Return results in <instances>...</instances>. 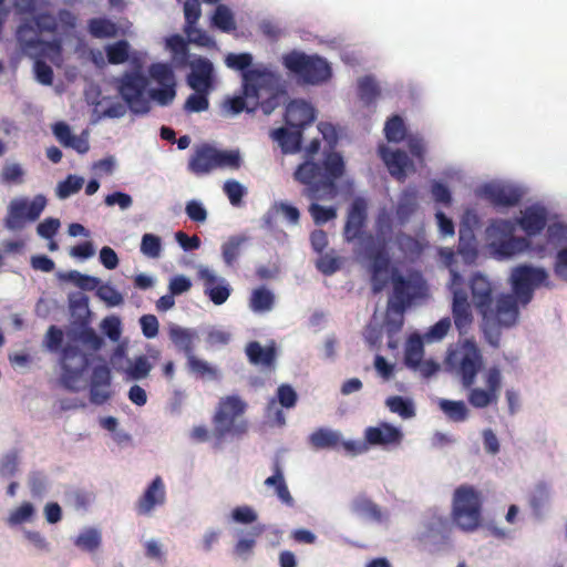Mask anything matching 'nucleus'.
<instances>
[{"mask_svg": "<svg viewBox=\"0 0 567 567\" xmlns=\"http://www.w3.org/2000/svg\"><path fill=\"white\" fill-rule=\"evenodd\" d=\"M417 208L416 198L413 194L405 193L399 200L395 215L400 225L406 224Z\"/></svg>", "mask_w": 567, "mask_h": 567, "instance_id": "42", "label": "nucleus"}, {"mask_svg": "<svg viewBox=\"0 0 567 567\" xmlns=\"http://www.w3.org/2000/svg\"><path fill=\"white\" fill-rule=\"evenodd\" d=\"M524 194L522 187L501 182L486 183L477 189V196L487 200L496 209L517 206Z\"/></svg>", "mask_w": 567, "mask_h": 567, "instance_id": "13", "label": "nucleus"}, {"mask_svg": "<svg viewBox=\"0 0 567 567\" xmlns=\"http://www.w3.org/2000/svg\"><path fill=\"white\" fill-rule=\"evenodd\" d=\"M187 84L195 92L210 93L214 90L213 63L206 58L195 61L187 75Z\"/></svg>", "mask_w": 567, "mask_h": 567, "instance_id": "18", "label": "nucleus"}, {"mask_svg": "<svg viewBox=\"0 0 567 567\" xmlns=\"http://www.w3.org/2000/svg\"><path fill=\"white\" fill-rule=\"evenodd\" d=\"M209 93L195 92L190 94L184 104V110L187 113H200L209 109Z\"/></svg>", "mask_w": 567, "mask_h": 567, "instance_id": "50", "label": "nucleus"}, {"mask_svg": "<svg viewBox=\"0 0 567 567\" xmlns=\"http://www.w3.org/2000/svg\"><path fill=\"white\" fill-rule=\"evenodd\" d=\"M483 363L482 351L472 338L451 344L445 358V365L460 377L462 386L468 390L467 402L475 409L497 404L502 389L503 378L497 367L488 368L483 374L484 388L474 386Z\"/></svg>", "mask_w": 567, "mask_h": 567, "instance_id": "1", "label": "nucleus"}, {"mask_svg": "<svg viewBox=\"0 0 567 567\" xmlns=\"http://www.w3.org/2000/svg\"><path fill=\"white\" fill-rule=\"evenodd\" d=\"M402 437V432L389 423H381L365 430V440L371 445L400 444Z\"/></svg>", "mask_w": 567, "mask_h": 567, "instance_id": "23", "label": "nucleus"}, {"mask_svg": "<svg viewBox=\"0 0 567 567\" xmlns=\"http://www.w3.org/2000/svg\"><path fill=\"white\" fill-rule=\"evenodd\" d=\"M148 74L161 86L150 90L148 101L153 100L162 106L169 105L176 96V80L172 68L166 63H153Z\"/></svg>", "mask_w": 567, "mask_h": 567, "instance_id": "14", "label": "nucleus"}, {"mask_svg": "<svg viewBox=\"0 0 567 567\" xmlns=\"http://www.w3.org/2000/svg\"><path fill=\"white\" fill-rule=\"evenodd\" d=\"M246 239L239 236H231L221 246V256L228 267H234L240 255V247Z\"/></svg>", "mask_w": 567, "mask_h": 567, "instance_id": "43", "label": "nucleus"}, {"mask_svg": "<svg viewBox=\"0 0 567 567\" xmlns=\"http://www.w3.org/2000/svg\"><path fill=\"white\" fill-rule=\"evenodd\" d=\"M34 25L37 31L40 32H49L54 33L58 30V21L56 18L48 12H42L37 14L33 18Z\"/></svg>", "mask_w": 567, "mask_h": 567, "instance_id": "59", "label": "nucleus"}, {"mask_svg": "<svg viewBox=\"0 0 567 567\" xmlns=\"http://www.w3.org/2000/svg\"><path fill=\"white\" fill-rule=\"evenodd\" d=\"M69 308L73 316L89 315V297L81 291L70 293Z\"/></svg>", "mask_w": 567, "mask_h": 567, "instance_id": "55", "label": "nucleus"}, {"mask_svg": "<svg viewBox=\"0 0 567 567\" xmlns=\"http://www.w3.org/2000/svg\"><path fill=\"white\" fill-rule=\"evenodd\" d=\"M370 260L371 289L374 295L380 293L389 284V275L393 286L389 308L403 313L413 300L422 297L426 286L422 278H405L396 268L391 267V258L383 243L378 249L368 254Z\"/></svg>", "mask_w": 567, "mask_h": 567, "instance_id": "4", "label": "nucleus"}, {"mask_svg": "<svg viewBox=\"0 0 567 567\" xmlns=\"http://www.w3.org/2000/svg\"><path fill=\"white\" fill-rule=\"evenodd\" d=\"M380 94V86L373 76L365 75L358 80V96L365 106L373 104Z\"/></svg>", "mask_w": 567, "mask_h": 567, "instance_id": "32", "label": "nucleus"}, {"mask_svg": "<svg viewBox=\"0 0 567 567\" xmlns=\"http://www.w3.org/2000/svg\"><path fill=\"white\" fill-rule=\"evenodd\" d=\"M247 410V403L238 395H226L221 398L213 416V436L221 442L230 433L243 434L246 432V423L236 425V417L243 415Z\"/></svg>", "mask_w": 567, "mask_h": 567, "instance_id": "10", "label": "nucleus"}, {"mask_svg": "<svg viewBox=\"0 0 567 567\" xmlns=\"http://www.w3.org/2000/svg\"><path fill=\"white\" fill-rule=\"evenodd\" d=\"M87 367L89 358L79 347L70 344L64 347L61 353L60 383L62 386L71 392L80 391V383Z\"/></svg>", "mask_w": 567, "mask_h": 567, "instance_id": "12", "label": "nucleus"}, {"mask_svg": "<svg viewBox=\"0 0 567 567\" xmlns=\"http://www.w3.org/2000/svg\"><path fill=\"white\" fill-rule=\"evenodd\" d=\"M309 213L316 225H323L337 217V209L333 206L324 207L317 203L309 206Z\"/></svg>", "mask_w": 567, "mask_h": 567, "instance_id": "52", "label": "nucleus"}, {"mask_svg": "<svg viewBox=\"0 0 567 567\" xmlns=\"http://www.w3.org/2000/svg\"><path fill=\"white\" fill-rule=\"evenodd\" d=\"M16 35L23 50H37L39 48V32L31 23L25 22L20 24Z\"/></svg>", "mask_w": 567, "mask_h": 567, "instance_id": "37", "label": "nucleus"}, {"mask_svg": "<svg viewBox=\"0 0 567 567\" xmlns=\"http://www.w3.org/2000/svg\"><path fill=\"white\" fill-rule=\"evenodd\" d=\"M89 33L95 39L115 38L118 27L107 18H92L87 22Z\"/></svg>", "mask_w": 567, "mask_h": 567, "instance_id": "31", "label": "nucleus"}, {"mask_svg": "<svg viewBox=\"0 0 567 567\" xmlns=\"http://www.w3.org/2000/svg\"><path fill=\"white\" fill-rule=\"evenodd\" d=\"M375 229L383 241L392 234V216L385 208L381 209L377 216Z\"/></svg>", "mask_w": 567, "mask_h": 567, "instance_id": "60", "label": "nucleus"}, {"mask_svg": "<svg viewBox=\"0 0 567 567\" xmlns=\"http://www.w3.org/2000/svg\"><path fill=\"white\" fill-rule=\"evenodd\" d=\"M483 497L471 485L458 486L453 494L452 520L463 532H474L482 523Z\"/></svg>", "mask_w": 567, "mask_h": 567, "instance_id": "7", "label": "nucleus"}, {"mask_svg": "<svg viewBox=\"0 0 567 567\" xmlns=\"http://www.w3.org/2000/svg\"><path fill=\"white\" fill-rule=\"evenodd\" d=\"M275 303L274 293L266 287L252 290L249 307L254 312H266L272 309Z\"/></svg>", "mask_w": 567, "mask_h": 567, "instance_id": "35", "label": "nucleus"}, {"mask_svg": "<svg viewBox=\"0 0 567 567\" xmlns=\"http://www.w3.org/2000/svg\"><path fill=\"white\" fill-rule=\"evenodd\" d=\"M452 316L455 328L461 336L468 332L473 323V312L467 293L461 288H453Z\"/></svg>", "mask_w": 567, "mask_h": 567, "instance_id": "17", "label": "nucleus"}, {"mask_svg": "<svg viewBox=\"0 0 567 567\" xmlns=\"http://www.w3.org/2000/svg\"><path fill=\"white\" fill-rule=\"evenodd\" d=\"M74 544L84 551L93 553L101 545V535L96 529L90 528L80 534Z\"/></svg>", "mask_w": 567, "mask_h": 567, "instance_id": "47", "label": "nucleus"}, {"mask_svg": "<svg viewBox=\"0 0 567 567\" xmlns=\"http://www.w3.org/2000/svg\"><path fill=\"white\" fill-rule=\"evenodd\" d=\"M352 511L362 517L380 522L382 514L379 506L367 496L360 495L352 502Z\"/></svg>", "mask_w": 567, "mask_h": 567, "instance_id": "36", "label": "nucleus"}, {"mask_svg": "<svg viewBox=\"0 0 567 567\" xmlns=\"http://www.w3.org/2000/svg\"><path fill=\"white\" fill-rule=\"evenodd\" d=\"M315 118V107L303 100H293L286 107L285 121L290 127L301 130L311 124Z\"/></svg>", "mask_w": 567, "mask_h": 567, "instance_id": "21", "label": "nucleus"}, {"mask_svg": "<svg viewBox=\"0 0 567 567\" xmlns=\"http://www.w3.org/2000/svg\"><path fill=\"white\" fill-rule=\"evenodd\" d=\"M188 169L197 176L215 169V147L208 144L197 147L188 161Z\"/></svg>", "mask_w": 567, "mask_h": 567, "instance_id": "24", "label": "nucleus"}, {"mask_svg": "<svg viewBox=\"0 0 567 567\" xmlns=\"http://www.w3.org/2000/svg\"><path fill=\"white\" fill-rule=\"evenodd\" d=\"M131 45L126 40H118L105 47L106 58L110 64L125 63L130 58Z\"/></svg>", "mask_w": 567, "mask_h": 567, "instance_id": "38", "label": "nucleus"}, {"mask_svg": "<svg viewBox=\"0 0 567 567\" xmlns=\"http://www.w3.org/2000/svg\"><path fill=\"white\" fill-rule=\"evenodd\" d=\"M548 274L544 268L529 265L515 267L511 275L513 295L522 305H527L533 299L534 290L542 286H548Z\"/></svg>", "mask_w": 567, "mask_h": 567, "instance_id": "11", "label": "nucleus"}, {"mask_svg": "<svg viewBox=\"0 0 567 567\" xmlns=\"http://www.w3.org/2000/svg\"><path fill=\"white\" fill-rule=\"evenodd\" d=\"M188 372L199 379L212 381L220 380V372L217 367L212 365L206 360L197 358L195 354L187 359Z\"/></svg>", "mask_w": 567, "mask_h": 567, "instance_id": "29", "label": "nucleus"}, {"mask_svg": "<svg viewBox=\"0 0 567 567\" xmlns=\"http://www.w3.org/2000/svg\"><path fill=\"white\" fill-rule=\"evenodd\" d=\"M224 192L233 206H238L245 195V188L237 181H227L224 184Z\"/></svg>", "mask_w": 567, "mask_h": 567, "instance_id": "64", "label": "nucleus"}, {"mask_svg": "<svg viewBox=\"0 0 567 567\" xmlns=\"http://www.w3.org/2000/svg\"><path fill=\"white\" fill-rule=\"evenodd\" d=\"M225 63L229 69L241 72L245 96L254 97L264 114H271L280 105L286 90L278 72L266 65L251 69L252 55L247 52L229 53Z\"/></svg>", "mask_w": 567, "mask_h": 567, "instance_id": "3", "label": "nucleus"}, {"mask_svg": "<svg viewBox=\"0 0 567 567\" xmlns=\"http://www.w3.org/2000/svg\"><path fill=\"white\" fill-rule=\"evenodd\" d=\"M111 370L106 364H99L93 368L90 385L111 386Z\"/></svg>", "mask_w": 567, "mask_h": 567, "instance_id": "61", "label": "nucleus"}, {"mask_svg": "<svg viewBox=\"0 0 567 567\" xmlns=\"http://www.w3.org/2000/svg\"><path fill=\"white\" fill-rule=\"evenodd\" d=\"M547 224V213L544 207L530 206L515 221L508 219H492L485 235L491 254L499 260L509 259L530 249L532 243L526 237L515 236L518 225L528 237L540 234Z\"/></svg>", "mask_w": 567, "mask_h": 567, "instance_id": "2", "label": "nucleus"}, {"mask_svg": "<svg viewBox=\"0 0 567 567\" xmlns=\"http://www.w3.org/2000/svg\"><path fill=\"white\" fill-rule=\"evenodd\" d=\"M33 505L29 502H24L19 507L11 512L8 520L11 525H20L24 522L30 520L33 517Z\"/></svg>", "mask_w": 567, "mask_h": 567, "instance_id": "57", "label": "nucleus"}, {"mask_svg": "<svg viewBox=\"0 0 567 567\" xmlns=\"http://www.w3.org/2000/svg\"><path fill=\"white\" fill-rule=\"evenodd\" d=\"M228 110L233 114H239L243 111L255 112L258 107L260 109V104H257L254 97H248L243 95L230 97L227 101Z\"/></svg>", "mask_w": 567, "mask_h": 567, "instance_id": "49", "label": "nucleus"}, {"mask_svg": "<svg viewBox=\"0 0 567 567\" xmlns=\"http://www.w3.org/2000/svg\"><path fill=\"white\" fill-rule=\"evenodd\" d=\"M368 205L364 198L357 197L351 203L343 228L346 241L351 243L360 239L368 218Z\"/></svg>", "mask_w": 567, "mask_h": 567, "instance_id": "15", "label": "nucleus"}, {"mask_svg": "<svg viewBox=\"0 0 567 567\" xmlns=\"http://www.w3.org/2000/svg\"><path fill=\"white\" fill-rule=\"evenodd\" d=\"M518 299L515 295H501L495 308L489 306V318H482V332L485 341L493 348H498L502 328L513 327L518 319Z\"/></svg>", "mask_w": 567, "mask_h": 567, "instance_id": "6", "label": "nucleus"}, {"mask_svg": "<svg viewBox=\"0 0 567 567\" xmlns=\"http://www.w3.org/2000/svg\"><path fill=\"white\" fill-rule=\"evenodd\" d=\"M277 399L282 408L291 409L296 405L298 396L289 384H281L277 389Z\"/></svg>", "mask_w": 567, "mask_h": 567, "instance_id": "63", "label": "nucleus"}, {"mask_svg": "<svg viewBox=\"0 0 567 567\" xmlns=\"http://www.w3.org/2000/svg\"><path fill=\"white\" fill-rule=\"evenodd\" d=\"M101 328L107 338L117 342L121 338L122 328L121 320L116 316L106 317L101 322Z\"/></svg>", "mask_w": 567, "mask_h": 567, "instance_id": "58", "label": "nucleus"}, {"mask_svg": "<svg viewBox=\"0 0 567 567\" xmlns=\"http://www.w3.org/2000/svg\"><path fill=\"white\" fill-rule=\"evenodd\" d=\"M28 220L25 200H13L9 206L4 226L12 231L21 230Z\"/></svg>", "mask_w": 567, "mask_h": 567, "instance_id": "30", "label": "nucleus"}, {"mask_svg": "<svg viewBox=\"0 0 567 567\" xmlns=\"http://www.w3.org/2000/svg\"><path fill=\"white\" fill-rule=\"evenodd\" d=\"M272 471L274 474L265 480V485L274 486L276 495L280 499V502L289 507H292L295 505V499L291 496L289 488L286 484L279 458L275 460L272 464Z\"/></svg>", "mask_w": 567, "mask_h": 567, "instance_id": "26", "label": "nucleus"}, {"mask_svg": "<svg viewBox=\"0 0 567 567\" xmlns=\"http://www.w3.org/2000/svg\"><path fill=\"white\" fill-rule=\"evenodd\" d=\"M185 33L190 42L200 47L210 48L215 44L214 39L204 30L196 28V24L185 25Z\"/></svg>", "mask_w": 567, "mask_h": 567, "instance_id": "56", "label": "nucleus"}, {"mask_svg": "<svg viewBox=\"0 0 567 567\" xmlns=\"http://www.w3.org/2000/svg\"><path fill=\"white\" fill-rule=\"evenodd\" d=\"M309 442L316 450L336 449L340 444V434L337 431L320 427L309 436Z\"/></svg>", "mask_w": 567, "mask_h": 567, "instance_id": "33", "label": "nucleus"}, {"mask_svg": "<svg viewBox=\"0 0 567 567\" xmlns=\"http://www.w3.org/2000/svg\"><path fill=\"white\" fill-rule=\"evenodd\" d=\"M246 354L250 363L274 369L276 363V349L262 348L258 341H251L246 347Z\"/></svg>", "mask_w": 567, "mask_h": 567, "instance_id": "27", "label": "nucleus"}, {"mask_svg": "<svg viewBox=\"0 0 567 567\" xmlns=\"http://www.w3.org/2000/svg\"><path fill=\"white\" fill-rule=\"evenodd\" d=\"M384 134L389 142L399 143L406 136V127L400 115H393L384 125Z\"/></svg>", "mask_w": 567, "mask_h": 567, "instance_id": "41", "label": "nucleus"}, {"mask_svg": "<svg viewBox=\"0 0 567 567\" xmlns=\"http://www.w3.org/2000/svg\"><path fill=\"white\" fill-rule=\"evenodd\" d=\"M385 404L391 412L399 414L403 419H410L415 415L412 401L400 395L388 398Z\"/></svg>", "mask_w": 567, "mask_h": 567, "instance_id": "44", "label": "nucleus"}, {"mask_svg": "<svg viewBox=\"0 0 567 567\" xmlns=\"http://www.w3.org/2000/svg\"><path fill=\"white\" fill-rule=\"evenodd\" d=\"M282 65L307 84H320L331 76V69L324 59L297 50L282 55Z\"/></svg>", "mask_w": 567, "mask_h": 567, "instance_id": "8", "label": "nucleus"}, {"mask_svg": "<svg viewBox=\"0 0 567 567\" xmlns=\"http://www.w3.org/2000/svg\"><path fill=\"white\" fill-rule=\"evenodd\" d=\"M96 296L109 307L120 306L124 301L122 293L109 284L100 282L96 289Z\"/></svg>", "mask_w": 567, "mask_h": 567, "instance_id": "51", "label": "nucleus"}, {"mask_svg": "<svg viewBox=\"0 0 567 567\" xmlns=\"http://www.w3.org/2000/svg\"><path fill=\"white\" fill-rule=\"evenodd\" d=\"M141 251L150 258H158L162 251L161 238L154 234H145L142 237Z\"/></svg>", "mask_w": 567, "mask_h": 567, "instance_id": "53", "label": "nucleus"}, {"mask_svg": "<svg viewBox=\"0 0 567 567\" xmlns=\"http://www.w3.org/2000/svg\"><path fill=\"white\" fill-rule=\"evenodd\" d=\"M198 277L204 285V293L216 306L227 301L231 293V287L225 278L217 277L213 270L202 267Z\"/></svg>", "mask_w": 567, "mask_h": 567, "instance_id": "16", "label": "nucleus"}, {"mask_svg": "<svg viewBox=\"0 0 567 567\" xmlns=\"http://www.w3.org/2000/svg\"><path fill=\"white\" fill-rule=\"evenodd\" d=\"M18 452L11 451L7 453L0 461V475L3 477H11L18 471Z\"/></svg>", "mask_w": 567, "mask_h": 567, "instance_id": "62", "label": "nucleus"}, {"mask_svg": "<svg viewBox=\"0 0 567 567\" xmlns=\"http://www.w3.org/2000/svg\"><path fill=\"white\" fill-rule=\"evenodd\" d=\"M241 166V157L238 151H219L215 148V169H238Z\"/></svg>", "mask_w": 567, "mask_h": 567, "instance_id": "45", "label": "nucleus"}, {"mask_svg": "<svg viewBox=\"0 0 567 567\" xmlns=\"http://www.w3.org/2000/svg\"><path fill=\"white\" fill-rule=\"evenodd\" d=\"M115 83L120 96L132 113L144 115L151 111L147 76L140 71H126Z\"/></svg>", "mask_w": 567, "mask_h": 567, "instance_id": "9", "label": "nucleus"}, {"mask_svg": "<svg viewBox=\"0 0 567 567\" xmlns=\"http://www.w3.org/2000/svg\"><path fill=\"white\" fill-rule=\"evenodd\" d=\"M379 152L381 158L388 166L390 174L398 181H404L409 169L414 171L413 163L404 151H391L388 147L382 146Z\"/></svg>", "mask_w": 567, "mask_h": 567, "instance_id": "22", "label": "nucleus"}, {"mask_svg": "<svg viewBox=\"0 0 567 567\" xmlns=\"http://www.w3.org/2000/svg\"><path fill=\"white\" fill-rule=\"evenodd\" d=\"M153 364L146 355L136 357L125 370V374L130 380H143L148 377Z\"/></svg>", "mask_w": 567, "mask_h": 567, "instance_id": "40", "label": "nucleus"}, {"mask_svg": "<svg viewBox=\"0 0 567 567\" xmlns=\"http://www.w3.org/2000/svg\"><path fill=\"white\" fill-rule=\"evenodd\" d=\"M213 24L223 32L236 30V21L230 9L225 4H218L213 14Z\"/></svg>", "mask_w": 567, "mask_h": 567, "instance_id": "39", "label": "nucleus"}, {"mask_svg": "<svg viewBox=\"0 0 567 567\" xmlns=\"http://www.w3.org/2000/svg\"><path fill=\"white\" fill-rule=\"evenodd\" d=\"M316 267L321 274L331 276L340 269L341 261L337 256L320 254V257L316 261Z\"/></svg>", "mask_w": 567, "mask_h": 567, "instance_id": "54", "label": "nucleus"}, {"mask_svg": "<svg viewBox=\"0 0 567 567\" xmlns=\"http://www.w3.org/2000/svg\"><path fill=\"white\" fill-rule=\"evenodd\" d=\"M471 292L473 302L482 318H489V306L493 305L492 284L483 275L475 274L471 279Z\"/></svg>", "mask_w": 567, "mask_h": 567, "instance_id": "20", "label": "nucleus"}, {"mask_svg": "<svg viewBox=\"0 0 567 567\" xmlns=\"http://www.w3.org/2000/svg\"><path fill=\"white\" fill-rule=\"evenodd\" d=\"M270 136L274 141L278 142L284 154H292L300 151L301 130L289 131L285 127H279L271 131Z\"/></svg>", "mask_w": 567, "mask_h": 567, "instance_id": "28", "label": "nucleus"}, {"mask_svg": "<svg viewBox=\"0 0 567 567\" xmlns=\"http://www.w3.org/2000/svg\"><path fill=\"white\" fill-rule=\"evenodd\" d=\"M423 343L417 339H411L408 343L405 354H404V363L410 369L416 370V367L423 361Z\"/></svg>", "mask_w": 567, "mask_h": 567, "instance_id": "46", "label": "nucleus"}, {"mask_svg": "<svg viewBox=\"0 0 567 567\" xmlns=\"http://www.w3.org/2000/svg\"><path fill=\"white\" fill-rule=\"evenodd\" d=\"M84 184V179L76 175H69L64 181L60 182L56 187V195L64 199L78 193Z\"/></svg>", "mask_w": 567, "mask_h": 567, "instance_id": "48", "label": "nucleus"}, {"mask_svg": "<svg viewBox=\"0 0 567 567\" xmlns=\"http://www.w3.org/2000/svg\"><path fill=\"white\" fill-rule=\"evenodd\" d=\"M346 165L339 153L326 155L322 163L307 158L293 172L296 182L305 186L302 195L311 200L334 198L338 193L337 181L344 174Z\"/></svg>", "mask_w": 567, "mask_h": 567, "instance_id": "5", "label": "nucleus"}, {"mask_svg": "<svg viewBox=\"0 0 567 567\" xmlns=\"http://www.w3.org/2000/svg\"><path fill=\"white\" fill-rule=\"evenodd\" d=\"M439 406L441 411L446 415V417L452 422H464L470 415V410L467 409L465 402L461 400L453 401L442 399L439 402Z\"/></svg>", "mask_w": 567, "mask_h": 567, "instance_id": "34", "label": "nucleus"}, {"mask_svg": "<svg viewBox=\"0 0 567 567\" xmlns=\"http://www.w3.org/2000/svg\"><path fill=\"white\" fill-rule=\"evenodd\" d=\"M166 501V489L161 476H156L147 486L142 496L137 499L135 509L138 515H150L156 506Z\"/></svg>", "mask_w": 567, "mask_h": 567, "instance_id": "19", "label": "nucleus"}, {"mask_svg": "<svg viewBox=\"0 0 567 567\" xmlns=\"http://www.w3.org/2000/svg\"><path fill=\"white\" fill-rule=\"evenodd\" d=\"M168 336L175 348L183 352L186 359L195 354V341L198 338L196 330L174 324L169 327Z\"/></svg>", "mask_w": 567, "mask_h": 567, "instance_id": "25", "label": "nucleus"}]
</instances>
